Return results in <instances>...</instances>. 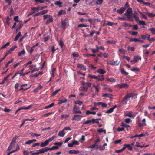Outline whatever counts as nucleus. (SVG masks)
<instances>
[{
  "mask_svg": "<svg viewBox=\"0 0 155 155\" xmlns=\"http://www.w3.org/2000/svg\"><path fill=\"white\" fill-rule=\"evenodd\" d=\"M73 114H81L82 112L80 110V107L79 106H77L76 105L74 106V108L72 111Z\"/></svg>",
  "mask_w": 155,
  "mask_h": 155,
  "instance_id": "1",
  "label": "nucleus"
},
{
  "mask_svg": "<svg viewBox=\"0 0 155 155\" xmlns=\"http://www.w3.org/2000/svg\"><path fill=\"white\" fill-rule=\"evenodd\" d=\"M61 26L62 28H63L64 31L65 29V28L68 26L69 25V22H65V21H63L62 19H61Z\"/></svg>",
  "mask_w": 155,
  "mask_h": 155,
  "instance_id": "2",
  "label": "nucleus"
},
{
  "mask_svg": "<svg viewBox=\"0 0 155 155\" xmlns=\"http://www.w3.org/2000/svg\"><path fill=\"white\" fill-rule=\"evenodd\" d=\"M82 117H83V116H82L79 115H75L74 116L72 120H75L76 121H79Z\"/></svg>",
  "mask_w": 155,
  "mask_h": 155,
  "instance_id": "3",
  "label": "nucleus"
},
{
  "mask_svg": "<svg viewBox=\"0 0 155 155\" xmlns=\"http://www.w3.org/2000/svg\"><path fill=\"white\" fill-rule=\"evenodd\" d=\"M128 97L129 96L127 94V95H125L123 99L121 101V102L123 104H126L127 103V102L129 100L128 99L130 98V97Z\"/></svg>",
  "mask_w": 155,
  "mask_h": 155,
  "instance_id": "4",
  "label": "nucleus"
},
{
  "mask_svg": "<svg viewBox=\"0 0 155 155\" xmlns=\"http://www.w3.org/2000/svg\"><path fill=\"white\" fill-rule=\"evenodd\" d=\"M37 7H32L31 8V9L33 11V12L31 13H29L28 15L27 16V17H29L30 16L32 15L33 14L35 13L36 12H37L38 11V9Z\"/></svg>",
  "mask_w": 155,
  "mask_h": 155,
  "instance_id": "5",
  "label": "nucleus"
},
{
  "mask_svg": "<svg viewBox=\"0 0 155 155\" xmlns=\"http://www.w3.org/2000/svg\"><path fill=\"white\" fill-rule=\"evenodd\" d=\"M77 67L80 68L81 70L84 71H85L86 70V67L82 64H78L77 65Z\"/></svg>",
  "mask_w": 155,
  "mask_h": 155,
  "instance_id": "6",
  "label": "nucleus"
},
{
  "mask_svg": "<svg viewBox=\"0 0 155 155\" xmlns=\"http://www.w3.org/2000/svg\"><path fill=\"white\" fill-rule=\"evenodd\" d=\"M80 153V151L78 150H71L68 151V153L70 154H77Z\"/></svg>",
  "mask_w": 155,
  "mask_h": 155,
  "instance_id": "7",
  "label": "nucleus"
},
{
  "mask_svg": "<svg viewBox=\"0 0 155 155\" xmlns=\"http://www.w3.org/2000/svg\"><path fill=\"white\" fill-rule=\"evenodd\" d=\"M128 94L129 96L128 97H129L130 98H131L132 99L136 98L137 96V94L133 93H129Z\"/></svg>",
  "mask_w": 155,
  "mask_h": 155,
  "instance_id": "8",
  "label": "nucleus"
},
{
  "mask_svg": "<svg viewBox=\"0 0 155 155\" xmlns=\"http://www.w3.org/2000/svg\"><path fill=\"white\" fill-rule=\"evenodd\" d=\"M119 87L120 89L127 88L128 87V85L126 83H124L119 85Z\"/></svg>",
  "mask_w": 155,
  "mask_h": 155,
  "instance_id": "9",
  "label": "nucleus"
},
{
  "mask_svg": "<svg viewBox=\"0 0 155 155\" xmlns=\"http://www.w3.org/2000/svg\"><path fill=\"white\" fill-rule=\"evenodd\" d=\"M82 84L83 86H86L87 87H90L91 83L90 82H85L82 81Z\"/></svg>",
  "mask_w": 155,
  "mask_h": 155,
  "instance_id": "10",
  "label": "nucleus"
},
{
  "mask_svg": "<svg viewBox=\"0 0 155 155\" xmlns=\"http://www.w3.org/2000/svg\"><path fill=\"white\" fill-rule=\"evenodd\" d=\"M136 58H138L140 60H141V57L140 56H134V60H131L130 61V62H131V63H132L133 62H135V63H136L137 62V60H136Z\"/></svg>",
  "mask_w": 155,
  "mask_h": 155,
  "instance_id": "11",
  "label": "nucleus"
},
{
  "mask_svg": "<svg viewBox=\"0 0 155 155\" xmlns=\"http://www.w3.org/2000/svg\"><path fill=\"white\" fill-rule=\"evenodd\" d=\"M53 21V18L52 16H50L49 18L46 21V24H49L50 22H51Z\"/></svg>",
  "mask_w": 155,
  "mask_h": 155,
  "instance_id": "12",
  "label": "nucleus"
},
{
  "mask_svg": "<svg viewBox=\"0 0 155 155\" xmlns=\"http://www.w3.org/2000/svg\"><path fill=\"white\" fill-rule=\"evenodd\" d=\"M125 9H126L125 8L122 7L120 9H119L118 10H117V13H119L120 14H122L124 12V11L125 10Z\"/></svg>",
  "mask_w": 155,
  "mask_h": 155,
  "instance_id": "13",
  "label": "nucleus"
},
{
  "mask_svg": "<svg viewBox=\"0 0 155 155\" xmlns=\"http://www.w3.org/2000/svg\"><path fill=\"white\" fill-rule=\"evenodd\" d=\"M97 72L100 74H105L106 71L103 69L99 68L97 71Z\"/></svg>",
  "mask_w": 155,
  "mask_h": 155,
  "instance_id": "14",
  "label": "nucleus"
},
{
  "mask_svg": "<svg viewBox=\"0 0 155 155\" xmlns=\"http://www.w3.org/2000/svg\"><path fill=\"white\" fill-rule=\"evenodd\" d=\"M107 64L112 65H115V62L114 61L112 60H109L107 61Z\"/></svg>",
  "mask_w": 155,
  "mask_h": 155,
  "instance_id": "15",
  "label": "nucleus"
},
{
  "mask_svg": "<svg viewBox=\"0 0 155 155\" xmlns=\"http://www.w3.org/2000/svg\"><path fill=\"white\" fill-rule=\"evenodd\" d=\"M38 151V154L43 153L45 152V148L40 149L38 150H36Z\"/></svg>",
  "mask_w": 155,
  "mask_h": 155,
  "instance_id": "16",
  "label": "nucleus"
},
{
  "mask_svg": "<svg viewBox=\"0 0 155 155\" xmlns=\"http://www.w3.org/2000/svg\"><path fill=\"white\" fill-rule=\"evenodd\" d=\"M112 95L108 93H104L102 94V96L104 97H107L110 99L112 98L111 96H112Z\"/></svg>",
  "mask_w": 155,
  "mask_h": 155,
  "instance_id": "17",
  "label": "nucleus"
},
{
  "mask_svg": "<svg viewBox=\"0 0 155 155\" xmlns=\"http://www.w3.org/2000/svg\"><path fill=\"white\" fill-rule=\"evenodd\" d=\"M25 53V51L24 49H23L22 51L19 52L18 53V56H20L22 55H24Z\"/></svg>",
  "mask_w": 155,
  "mask_h": 155,
  "instance_id": "18",
  "label": "nucleus"
},
{
  "mask_svg": "<svg viewBox=\"0 0 155 155\" xmlns=\"http://www.w3.org/2000/svg\"><path fill=\"white\" fill-rule=\"evenodd\" d=\"M48 144L46 140H45L44 142L40 144V146L42 147H44L47 145Z\"/></svg>",
  "mask_w": 155,
  "mask_h": 155,
  "instance_id": "19",
  "label": "nucleus"
},
{
  "mask_svg": "<svg viewBox=\"0 0 155 155\" xmlns=\"http://www.w3.org/2000/svg\"><path fill=\"white\" fill-rule=\"evenodd\" d=\"M64 131H63V130L59 132L58 135L61 137H64L65 134V133L64 132Z\"/></svg>",
  "mask_w": 155,
  "mask_h": 155,
  "instance_id": "20",
  "label": "nucleus"
},
{
  "mask_svg": "<svg viewBox=\"0 0 155 155\" xmlns=\"http://www.w3.org/2000/svg\"><path fill=\"white\" fill-rule=\"evenodd\" d=\"M120 72L122 74H124L126 76L128 74V73L126 72L123 68L121 69Z\"/></svg>",
  "mask_w": 155,
  "mask_h": 155,
  "instance_id": "21",
  "label": "nucleus"
},
{
  "mask_svg": "<svg viewBox=\"0 0 155 155\" xmlns=\"http://www.w3.org/2000/svg\"><path fill=\"white\" fill-rule=\"evenodd\" d=\"M126 148H127L128 149L130 150H133L131 146L129 144H125Z\"/></svg>",
  "mask_w": 155,
  "mask_h": 155,
  "instance_id": "22",
  "label": "nucleus"
},
{
  "mask_svg": "<svg viewBox=\"0 0 155 155\" xmlns=\"http://www.w3.org/2000/svg\"><path fill=\"white\" fill-rule=\"evenodd\" d=\"M62 4V2H61L60 1H57L55 3V4L56 5H58L59 7L62 6L61 5Z\"/></svg>",
  "mask_w": 155,
  "mask_h": 155,
  "instance_id": "23",
  "label": "nucleus"
},
{
  "mask_svg": "<svg viewBox=\"0 0 155 155\" xmlns=\"http://www.w3.org/2000/svg\"><path fill=\"white\" fill-rule=\"evenodd\" d=\"M55 104L54 103H52L50 104L49 105L45 106V109H48L52 107Z\"/></svg>",
  "mask_w": 155,
  "mask_h": 155,
  "instance_id": "24",
  "label": "nucleus"
},
{
  "mask_svg": "<svg viewBox=\"0 0 155 155\" xmlns=\"http://www.w3.org/2000/svg\"><path fill=\"white\" fill-rule=\"evenodd\" d=\"M144 5H146L151 8H153L154 6L153 5L151 4L150 3L148 2H145L144 3Z\"/></svg>",
  "mask_w": 155,
  "mask_h": 155,
  "instance_id": "25",
  "label": "nucleus"
},
{
  "mask_svg": "<svg viewBox=\"0 0 155 155\" xmlns=\"http://www.w3.org/2000/svg\"><path fill=\"white\" fill-rule=\"evenodd\" d=\"M128 32L130 34H131L132 35L136 36L138 34V32L135 31H128Z\"/></svg>",
  "mask_w": 155,
  "mask_h": 155,
  "instance_id": "26",
  "label": "nucleus"
},
{
  "mask_svg": "<svg viewBox=\"0 0 155 155\" xmlns=\"http://www.w3.org/2000/svg\"><path fill=\"white\" fill-rule=\"evenodd\" d=\"M88 77L91 78H94L96 79H97L98 77L95 75H92L90 74H89L88 75Z\"/></svg>",
  "mask_w": 155,
  "mask_h": 155,
  "instance_id": "27",
  "label": "nucleus"
},
{
  "mask_svg": "<svg viewBox=\"0 0 155 155\" xmlns=\"http://www.w3.org/2000/svg\"><path fill=\"white\" fill-rule=\"evenodd\" d=\"M67 101V100L66 99H64V100H61L58 102V104L60 105L62 103L66 102Z\"/></svg>",
  "mask_w": 155,
  "mask_h": 155,
  "instance_id": "28",
  "label": "nucleus"
},
{
  "mask_svg": "<svg viewBox=\"0 0 155 155\" xmlns=\"http://www.w3.org/2000/svg\"><path fill=\"white\" fill-rule=\"evenodd\" d=\"M123 26H124L125 27H130L132 26V25L128 24L125 22H123Z\"/></svg>",
  "mask_w": 155,
  "mask_h": 155,
  "instance_id": "29",
  "label": "nucleus"
},
{
  "mask_svg": "<svg viewBox=\"0 0 155 155\" xmlns=\"http://www.w3.org/2000/svg\"><path fill=\"white\" fill-rule=\"evenodd\" d=\"M59 44L60 45L61 48L62 49L63 48V46H64V45L63 41H62L61 40H60L59 42Z\"/></svg>",
  "mask_w": 155,
  "mask_h": 155,
  "instance_id": "30",
  "label": "nucleus"
},
{
  "mask_svg": "<svg viewBox=\"0 0 155 155\" xmlns=\"http://www.w3.org/2000/svg\"><path fill=\"white\" fill-rule=\"evenodd\" d=\"M149 30L151 31V33L152 34H155V28H149Z\"/></svg>",
  "mask_w": 155,
  "mask_h": 155,
  "instance_id": "31",
  "label": "nucleus"
},
{
  "mask_svg": "<svg viewBox=\"0 0 155 155\" xmlns=\"http://www.w3.org/2000/svg\"><path fill=\"white\" fill-rule=\"evenodd\" d=\"M121 126L122 127H130V126L129 125H127L123 122H122Z\"/></svg>",
  "mask_w": 155,
  "mask_h": 155,
  "instance_id": "32",
  "label": "nucleus"
},
{
  "mask_svg": "<svg viewBox=\"0 0 155 155\" xmlns=\"http://www.w3.org/2000/svg\"><path fill=\"white\" fill-rule=\"evenodd\" d=\"M92 123L93 124L94 123L99 124V122L97 119L93 118L92 119Z\"/></svg>",
  "mask_w": 155,
  "mask_h": 155,
  "instance_id": "33",
  "label": "nucleus"
},
{
  "mask_svg": "<svg viewBox=\"0 0 155 155\" xmlns=\"http://www.w3.org/2000/svg\"><path fill=\"white\" fill-rule=\"evenodd\" d=\"M61 90L60 89H58L56 90L54 92L52 95V96H54L57 93H58V92H59Z\"/></svg>",
  "mask_w": 155,
  "mask_h": 155,
  "instance_id": "34",
  "label": "nucleus"
},
{
  "mask_svg": "<svg viewBox=\"0 0 155 155\" xmlns=\"http://www.w3.org/2000/svg\"><path fill=\"white\" fill-rule=\"evenodd\" d=\"M63 12H64L63 13L64 14H65L66 13V12L64 11L63 10H59L58 12V15H61V14H62V13Z\"/></svg>",
  "mask_w": 155,
  "mask_h": 155,
  "instance_id": "35",
  "label": "nucleus"
},
{
  "mask_svg": "<svg viewBox=\"0 0 155 155\" xmlns=\"http://www.w3.org/2000/svg\"><path fill=\"white\" fill-rule=\"evenodd\" d=\"M127 13L130 14L132 12V9L131 8L129 7L126 11Z\"/></svg>",
  "mask_w": 155,
  "mask_h": 155,
  "instance_id": "36",
  "label": "nucleus"
},
{
  "mask_svg": "<svg viewBox=\"0 0 155 155\" xmlns=\"http://www.w3.org/2000/svg\"><path fill=\"white\" fill-rule=\"evenodd\" d=\"M89 26V25H85L83 24H79L78 25V27H86Z\"/></svg>",
  "mask_w": 155,
  "mask_h": 155,
  "instance_id": "37",
  "label": "nucleus"
},
{
  "mask_svg": "<svg viewBox=\"0 0 155 155\" xmlns=\"http://www.w3.org/2000/svg\"><path fill=\"white\" fill-rule=\"evenodd\" d=\"M107 80L111 82H114L116 81L115 79L113 78H107Z\"/></svg>",
  "mask_w": 155,
  "mask_h": 155,
  "instance_id": "38",
  "label": "nucleus"
},
{
  "mask_svg": "<svg viewBox=\"0 0 155 155\" xmlns=\"http://www.w3.org/2000/svg\"><path fill=\"white\" fill-rule=\"evenodd\" d=\"M23 26V24L21 22L20 24H18L17 26V27L18 28V29H20Z\"/></svg>",
  "mask_w": 155,
  "mask_h": 155,
  "instance_id": "39",
  "label": "nucleus"
},
{
  "mask_svg": "<svg viewBox=\"0 0 155 155\" xmlns=\"http://www.w3.org/2000/svg\"><path fill=\"white\" fill-rule=\"evenodd\" d=\"M131 70L135 72H138L139 71V69L137 68L134 67L131 69Z\"/></svg>",
  "mask_w": 155,
  "mask_h": 155,
  "instance_id": "40",
  "label": "nucleus"
},
{
  "mask_svg": "<svg viewBox=\"0 0 155 155\" xmlns=\"http://www.w3.org/2000/svg\"><path fill=\"white\" fill-rule=\"evenodd\" d=\"M138 12L141 15V16L143 18L145 19H147L148 18L145 15L143 14L141 12L138 11Z\"/></svg>",
  "mask_w": 155,
  "mask_h": 155,
  "instance_id": "41",
  "label": "nucleus"
},
{
  "mask_svg": "<svg viewBox=\"0 0 155 155\" xmlns=\"http://www.w3.org/2000/svg\"><path fill=\"white\" fill-rule=\"evenodd\" d=\"M74 103L75 104H78L79 105H81L82 104L83 102L82 101H75Z\"/></svg>",
  "mask_w": 155,
  "mask_h": 155,
  "instance_id": "42",
  "label": "nucleus"
},
{
  "mask_svg": "<svg viewBox=\"0 0 155 155\" xmlns=\"http://www.w3.org/2000/svg\"><path fill=\"white\" fill-rule=\"evenodd\" d=\"M10 18L9 16H8L7 17L6 19V22L8 25H10Z\"/></svg>",
  "mask_w": 155,
  "mask_h": 155,
  "instance_id": "43",
  "label": "nucleus"
},
{
  "mask_svg": "<svg viewBox=\"0 0 155 155\" xmlns=\"http://www.w3.org/2000/svg\"><path fill=\"white\" fill-rule=\"evenodd\" d=\"M114 111V110L112 107L110 108L105 113H110Z\"/></svg>",
  "mask_w": 155,
  "mask_h": 155,
  "instance_id": "44",
  "label": "nucleus"
},
{
  "mask_svg": "<svg viewBox=\"0 0 155 155\" xmlns=\"http://www.w3.org/2000/svg\"><path fill=\"white\" fill-rule=\"evenodd\" d=\"M133 29L134 30H137L138 29V26L137 24H136L133 26Z\"/></svg>",
  "mask_w": 155,
  "mask_h": 155,
  "instance_id": "45",
  "label": "nucleus"
},
{
  "mask_svg": "<svg viewBox=\"0 0 155 155\" xmlns=\"http://www.w3.org/2000/svg\"><path fill=\"white\" fill-rule=\"evenodd\" d=\"M38 74H37V73H35L34 74L31 75L30 76V77L31 78H32L35 77H38Z\"/></svg>",
  "mask_w": 155,
  "mask_h": 155,
  "instance_id": "46",
  "label": "nucleus"
},
{
  "mask_svg": "<svg viewBox=\"0 0 155 155\" xmlns=\"http://www.w3.org/2000/svg\"><path fill=\"white\" fill-rule=\"evenodd\" d=\"M40 13L41 15H42L44 14L47 13L48 10H43L42 11L40 12Z\"/></svg>",
  "mask_w": 155,
  "mask_h": 155,
  "instance_id": "47",
  "label": "nucleus"
},
{
  "mask_svg": "<svg viewBox=\"0 0 155 155\" xmlns=\"http://www.w3.org/2000/svg\"><path fill=\"white\" fill-rule=\"evenodd\" d=\"M114 25V22H110V21H107L106 25H107L112 26L113 25Z\"/></svg>",
  "mask_w": 155,
  "mask_h": 155,
  "instance_id": "48",
  "label": "nucleus"
},
{
  "mask_svg": "<svg viewBox=\"0 0 155 155\" xmlns=\"http://www.w3.org/2000/svg\"><path fill=\"white\" fill-rule=\"evenodd\" d=\"M69 116L68 114H63L61 115V118L62 119L64 118H66L69 117Z\"/></svg>",
  "mask_w": 155,
  "mask_h": 155,
  "instance_id": "49",
  "label": "nucleus"
},
{
  "mask_svg": "<svg viewBox=\"0 0 155 155\" xmlns=\"http://www.w3.org/2000/svg\"><path fill=\"white\" fill-rule=\"evenodd\" d=\"M119 51L122 54H125L126 52H127V51H126L125 50L123 49H119Z\"/></svg>",
  "mask_w": 155,
  "mask_h": 155,
  "instance_id": "50",
  "label": "nucleus"
},
{
  "mask_svg": "<svg viewBox=\"0 0 155 155\" xmlns=\"http://www.w3.org/2000/svg\"><path fill=\"white\" fill-rule=\"evenodd\" d=\"M139 23L140 24H141L142 25H146V24L145 22L143 21H139Z\"/></svg>",
  "mask_w": 155,
  "mask_h": 155,
  "instance_id": "51",
  "label": "nucleus"
},
{
  "mask_svg": "<svg viewBox=\"0 0 155 155\" xmlns=\"http://www.w3.org/2000/svg\"><path fill=\"white\" fill-rule=\"evenodd\" d=\"M29 89V87H27L26 88H24L21 87V88H20L18 91H25L26 90H28Z\"/></svg>",
  "mask_w": 155,
  "mask_h": 155,
  "instance_id": "52",
  "label": "nucleus"
},
{
  "mask_svg": "<svg viewBox=\"0 0 155 155\" xmlns=\"http://www.w3.org/2000/svg\"><path fill=\"white\" fill-rule=\"evenodd\" d=\"M88 21L89 22H90L91 23H92L93 25H94L95 23V20H93L92 19H88Z\"/></svg>",
  "mask_w": 155,
  "mask_h": 155,
  "instance_id": "53",
  "label": "nucleus"
},
{
  "mask_svg": "<svg viewBox=\"0 0 155 155\" xmlns=\"http://www.w3.org/2000/svg\"><path fill=\"white\" fill-rule=\"evenodd\" d=\"M27 36V33H26L24 34V35L22 36V37L21 38H20L19 39V42H21L22 41L23 39L25 37H26Z\"/></svg>",
  "mask_w": 155,
  "mask_h": 155,
  "instance_id": "54",
  "label": "nucleus"
},
{
  "mask_svg": "<svg viewBox=\"0 0 155 155\" xmlns=\"http://www.w3.org/2000/svg\"><path fill=\"white\" fill-rule=\"evenodd\" d=\"M18 16H16L14 18V21H15L16 22H19V21L18 20Z\"/></svg>",
  "mask_w": 155,
  "mask_h": 155,
  "instance_id": "55",
  "label": "nucleus"
},
{
  "mask_svg": "<svg viewBox=\"0 0 155 155\" xmlns=\"http://www.w3.org/2000/svg\"><path fill=\"white\" fill-rule=\"evenodd\" d=\"M124 130V127H118L117 129V130L118 132L123 131Z\"/></svg>",
  "mask_w": 155,
  "mask_h": 155,
  "instance_id": "56",
  "label": "nucleus"
},
{
  "mask_svg": "<svg viewBox=\"0 0 155 155\" xmlns=\"http://www.w3.org/2000/svg\"><path fill=\"white\" fill-rule=\"evenodd\" d=\"M49 39L50 36L49 35H48L47 36L45 37L44 38V41L45 42L47 41Z\"/></svg>",
  "mask_w": 155,
  "mask_h": 155,
  "instance_id": "57",
  "label": "nucleus"
},
{
  "mask_svg": "<svg viewBox=\"0 0 155 155\" xmlns=\"http://www.w3.org/2000/svg\"><path fill=\"white\" fill-rule=\"evenodd\" d=\"M19 86V84L18 83H16L14 87L15 88V91H16V90L17 89Z\"/></svg>",
  "mask_w": 155,
  "mask_h": 155,
  "instance_id": "58",
  "label": "nucleus"
},
{
  "mask_svg": "<svg viewBox=\"0 0 155 155\" xmlns=\"http://www.w3.org/2000/svg\"><path fill=\"white\" fill-rule=\"evenodd\" d=\"M146 15H148L150 17H153V14L150 13L149 12H145Z\"/></svg>",
  "mask_w": 155,
  "mask_h": 155,
  "instance_id": "59",
  "label": "nucleus"
},
{
  "mask_svg": "<svg viewBox=\"0 0 155 155\" xmlns=\"http://www.w3.org/2000/svg\"><path fill=\"white\" fill-rule=\"evenodd\" d=\"M92 123V120H87L85 121L84 122V123H83V124H87L89 123Z\"/></svg>",
  "mask_w": 155,
  "mask_h": 155,
  "instance_id": "60",
  "label": "nucleus"
},
{
  "mask_svg": "<svg viewBox=\"0 0 155 155\" xmlns=\"http://www.w3.org/2000/svg\"><path fill=\"white\" fill-rule=\"evenodd\" d=\"M130 120H131V119L130 118H127L125 119V121L126 123H127V124H128L130 121Z\"/></svg>",
  "mask_w": 155,
  "mask_h": 155,
  "instance_id": "61",
  "label": "nucleus"
},
{
  "mask_svg": "<svg viewBox=\"0 0 155 155\" xmlns=\"http://www.w3.org/2000/svg\"><path fill=\"white\" fill-rule=\"evenodd\" d=\"M133 16L135 18V19L136 21H139V18L137 16L135 15H134Z\"/></svg>",
  "mask_w": 155,
  "mask_h": 155,
  "instance_id": "62",
  "label": "nucleus"
},
{
  "mask_svg": "<svg viewBox=\"0 0 155 155\" xmlns=\"http://www.w3.org/2000/svg\"><path fill=\"white\" fill-rule=\"evenodd\" d=\"M141 38L145 40L147 38L146 34H142L141 35Z\"/></svg>",
  "mask_w": 155,
  "mask_h": 155,
  "instance_id": "63",
  "label": "nucleus"
},
{
  "mask_svg": "<svg viewBox=\"0 0 155 155\" xmlns=\"http://www.w3.org/2000/svg\"><path fill=\"white\" fill-rule=\"evenodd\" d=\"M50 16V15H44L43 16L44 19V20H46L48 18H49Z\"/></svg>",
  "mask_w": 155,
  "mask_h": 155,
  "instance_id": "64",
  "label": "nucleus"
}]
</instances>
